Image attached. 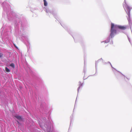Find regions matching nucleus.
Instances as JSON below:
<instances>
[{"label":"nucleus","mask_w":132,"mask_h":132,"mask_svg":"<svg viewBox=\"0 0 132 132\" xmlns=\"http://www.w3.org/2000/svg\"><path fill=\"white\" fill-rule=\"evenodd\" d=\"M127 27L126 26H119L114 25L113 23H111V29L110 30V36L112 38L114 37L117 33V30L119 29L122 30H125L126 29Z\"/></svg>","instance_id":"nucleus-1"},{"label":"nucleus","mask_w":132,"mask_h":132,"mask_svg":"<svg viewBox=\"0 0 132 132\" xmlns=\"http://www.w3.org/2000/svg\"><path fill=\"white\" fill-rule=\"evenodd\" d=\"M123 7L125 9H126L127 11V14L129 16L130 14V11L131 9V8L126 4H125L123 5Z\"/></svg>","instance_id":"nucleus-2"},{"label":"nucleus","mask_w":132,"mask_h":132,"mask_svg":"<svg viewBox=\"0 0 132 132\" xmlns=\"http://www.w3.org/2000/svg\"><path fill=\"white\" fill-rule=\"evenodd\" d=\"M15 117L19 120H22V117L20 116H19L18 115H15Z\"/></svg>","instance_id":"nucleus-3"},{"label":"nucleus","mask_w":132,"mask_h":132,"mask_svg":"<svg viewBox=\"0 0 132 132\" xmlns=\"http://www.w3.org/2000/svg\"><path fill=\"white\" fill-rule=\"evenodd\" d=\"M44 2V5L45 6H46L47 5V3L46 0H43Z\"/></svg>","instance_id":"nucleus-4"},{"label":"nucleus","mask_w":132,"mask_h":132,"mask_svg":"<svg viewBox=\"0 0 132 132\" xmlns=\"http://www.w3.org/2000/svg\"><path fill=\"white\" fill-rule=\"evenodd\" d=\"M5 69L6 71L7 72H10V70L7 67H5Z\"/></svg>","instance_id":"nucleus-5"},{"label":"nucleus","mask_w":132,"mask_h":132,"mask_svg":"<svg viewBox=\"0 0 132 132\" xmlns=\"http://www.w3.org/2000/svg\"><path fill=\"white\" fill-rule=\"evenodd\" d=\"M10 65L13 68H14V67H15V66H14V63H11Z\"/></svg>","instance_id":"nucleus-6"},{"label":"nucleus","mask_w":132,"mask_h":132,"mask_svg":"<svg viewBox=\"0 0 132 132\" xmlns=\"http://www.w3.org/2000/svg\"><path fill=\"white\" fill-rule=\"evenodd\" d=\"M82 84H80L79 85V87L78 88V89H79V88H80V87L82 86Z\"/></svg>","instance_id":"nucleus-7"},{"label":"nucleus","mask_w":132,"mask_h":132,"mask_svg":"<svg viewBox=\"0 0 132 132\" xmlns=\"http://www.w3.org/2000/svg\"><path fill=\"white\" fill-rule=\"evenodd\" d=\"M3 55V54L2 53H0V57H1Z\"/></svg>","instance_id":"nucleus-8"},{"label":"nucleus","mask_w":132,"mask_h":132,"mask_svg":"<svg viewBox=\"0 0 132 132\" xmlns=\"http://www.w3.org/2000/svg\"><path fill=\"white\" fill-rule=\"evenodd\" d=\"M14 46L16 47V46H15V44H14Z\"/></svg>","instance_id":"nucleus-9"}]
</instances>
